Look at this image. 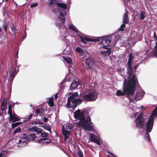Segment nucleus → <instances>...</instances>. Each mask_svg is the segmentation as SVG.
Listing matches in <instances>:
<instances>
[{"mask_svg": "<svg viewBox=\"0 0 157 157\" xmlns=\"http://www.w3.org/2000/svg\"><path fill=\"white\" fill-rule=\"evenodd\" d=\"M133 57L131 54L129 55V57L128 62L127 73L128 74V82L126 84L125 83L126 80L124 79V82L123 84V91L119 90L116 92V95L118 96H123L126 94L129 100H131L133 98H131L130 96L133 95L135 91V86L136 81L135 76L133 75L132 66V60Z\"/></svg>", "mask_w": 157, "mask_h": 157, "instance_id": "f257e3e1", "label": "nucleus"}, {"mask_svg": "<svg viewBox=\"0 0 157 157\" xmlns=\"http://www.w3.org/2000/svg\"><path fill=\"white\" fill-rule=\"evenodd\" d=\"M86 113L84 111L78 110L74 113V117L79 121L77 122V125L82 127L85 129L93 131V125L90 122L91 119L89 116L85 117Z\"/></svg>", "mask_w": 157, "mask_h": 157, "instance_id": "f03ea898", "label": "nucleus"}, {"mask_svg": "<svg viewBox=\"0 0 157 157\" xmlns=\"http://www.w3.org/2000/svg\"><path fill=\"white\" fill-rule=\"evenodd\" d=\"M116 37V35H112L111 36H107L100 37V41L102 45L101 47L100 51L102 55L105 56H109L111 53L110 48H108L110 43V40H113V38Z\"/></svg>", "mask_w": 157, "mask_h": 157, "instance_id": "7ed1b4c3", "label": "nucleus"}, {"mask_svg": "<svg viewBox=\"0 0 157 157\" xmlns=\"http://www.w3.org/2000/svg\"><path fill=\"white\" fill-rule=\"evenodd\" d=\"M79 95L81 96L82 93L81 92L80 93L76 92L68 98L67 104V108H72L74 109L76 107L77 104L79 105L81 103L82 100Z\"/></svg>", "mask_w": 157, "mask_h": 157, "instance_id": "20e7f679", "label": "nucleus"}, {"mask_svg": "<svg viewBox=\"0 0 157 157\" xmlns=\"http://www.w3.org/2000/svg\"><path fill=\"white\" fill-rule=\"evenodd\" d=\"M82 97L86 101H93L95 100L98 98V93L95 91H90L88 94L83 95Z\"/></svg>", "mask_w": 157, "mask_h": 157, "instance_id": "39448f33", "label": "nucleus"}, {"mask_svg": "<svg viewBox=\"0 0 157 157\" xmlns=\"http://www.w3.org/2000/svg\"><path fill=\"white\" fill-rule=\"evenodd\" d=\"M143 113H140L137 115L135 121L136 127L139 128H142L145 125V120L143 117Z\"/></svg>", "mask_w": 157, "mask_h": 157, "instance_id": "423d86ee", "label": "nucleus"}, {"mask_svg": "<svg viewBox=\"0 0 157 157\" xmlns=\"http://www.w3.org/2000/svg\"><path fill=\"white\" fill-rule=\"evenodd\" d=\"M73 127L71 124H69L66 126L65 128L64 126H63V133L65 136V141L66 142L67 139L69 138L70 135V131L72 128Z\"/></svg>", "mask_w": 157, "mask_h": 157, "instance_id": "0eeeda50", "label": "nucleus"}, {"mask_svg": "<svg viewBox=\"0 0 157 157\" xmlns=\"http://www.w3.org/2000/svg\"><path fill=\"white\" fill-rule=\"evenodd\" d=\"M134 94L132 96H130L131 98H133L131 100H129L130 101L133 102V99H135L136 100H140L142 99V97L144 94L143 91L140 87L138 90L136 91V95L135 96H133Z\"/></svg>", "mask_w": 157, "mask_h": 157, "instance_id": "6e6552de", "label": "nucleus"}, {"mask_svg": "<svg viewBox=\"0 0 157 157\" xmlns=\"http://www.w3.org/2000/svg\"><path fill=\"white\" fill-rule=\"evenodd\" d=\"M125 27V25L124 24H122L121 26L120 27L119 30H118L116 32V33H115L114 34H112L110 36H111L112 35H116V37H114L113 38V39H114V40L116 41V42H115L114 44L113 45H114L116 44V42L117 41V40H118L119 38L120 37V35H117V34H118L120 32V30L121 31H123L124 30Z\"/></svg>", "mask_w": 157, "mask_h": 157, "instance_id": "1a4fd4ad", "label": "nucleus"}, {"mask_svg": "<svg viewBox=\"0 0 157 157\" xmlns=\"http://www.w3.org/2000/svg\"><path fill=\"white\" fill-rule=\"evenodd\" d=\"M89 135L91 142L95 143L98 145H100V142L99 139L97 136L91 133H90Z\"/></svg>", "mask_w": 157, "mask_h": 157, "instance_id": "9d476101", "label": "nucleus"}, {"mask_svg": "<svg viewBox=\"0 0 157 157\" xmlns=\"http://www.w3.org/2000/svg\"><path fill=\"white\" fill-rule=\"evenodd\" d=\"M57 11L59 13V15L58 16L57 21H59L61 20L63 23H64L65 21L64 14L62 12L61 10H59V8L58 9Z\"/></svg>", "mask_w": 157, "mask_h": 157, "instance_id": "9b49d317", "label": "nucleus"}, {"mask_svg": "<svg viewBox=\"0 0 157 157\" xmlns=\"http://www.w3.org/2000/svg\"><path fill=\"white\" fill-rule=\"evenodd\" d=\"M81 39L82 42L85 43L86 44L87 43V42L90 41H100V37L97 38L93 40L90 39L89 38H88L86 37H82V36H81Z\"/></svg>", "mask_w": 157, "mask_h": 157, "instance_id": "f8f14e48", "label": "nucleus"}, {"mask_svg": "<svg viewBox=\"0 0 157 157\" xmlns=\"http://www.w3.org/2000/svg\"><path fill=\"white\" fill-rule=\"evenodd\" d=\"M28 130L33 132H36L38 133H40L42 130L40 128H38L36 126H33L28 128Z\"/></svg>", "mask_w": 157, "mask_h": 157, "instance_id": "ddd939ff", "label": "nucleus"}, {"mask_svg": "<svg viewBox=\"0 0 157 157\" xmlns=\"http://www.w3.org/2000/svg\"><path fill=\"white\" fill-rule=\"evenodd\" d=\"M51 141V140L49 139L43 138L37 140L36 142L40 144H45L49 143Z\"/></svg>", "mask_w": 157, "mask_h": 157, "instance_id": "4468645a", "label": "nucleus"}, {"mask_svg": "<svg viewBox=\"0 0 157 157\" xmlns=\"http://www.w3.org/2000/svg\"><path fill=\"white\" fill-rule=\"evenodd\" d=\"M85 63L89 68H91L94 63V61L91 58H89L86 59Z\"/></svg>", "mask_w": 157, "mask_h": 157, "instance_id": "2eb2a0df", "label": "nucleus"}, {"mask_svg": "<svg viewBox=\"0 0 157 157\" xmlns=\"http://www.w3.org/2000/svg\"><path fill=\"white\" fill-rule=\"evenodd\" d=\"M10 116V121H13V122H14L15 121H19L20 120V118L18 117H16L14 114H12V113H11L10 114H9Z\"/></svg>", "mask_w": 157, "mask_h": 157, "instance_id": "dca6fc26", "label": "nucleus"}, {"mask_svg": "<svg viewBox=\"0 0 157 157\" xmlns=\"http://www.w3.org/2000/svg\"><path fill=\"white\" fill-rule=\"evenodd\" d=\"M27 141V138L24 136H22L20 138V139L19 140V142L20 143H22V144L23 145L26 144Z\"/></svg>", "mask_w": 157, "mask_h": 157, "instance_id": "f3484780", "label": "nucleus"}, {"mask_svg": "<svg viewBox=\"0 0 157 157\" xmlns=\"http://www.w3.org/2000/svg\"><path fill=\"white\" fill-rule=\"evenodd\" d=\"M154 39L155 41L156 44L155 46V49L153 52V54L156 57H157V37L156 36L155 37Z\"/></svg>", "mask_w": 157, "mask_h": 157, "instance_id": "a211bd4d", "label": "nucleus"}, {"mask_svg": "<svg viewBox=\"0 0 157 157\" xmlns=\"http://www.w3.org/2000/svg\"><path fill=\"white\" fill-rule=\"evenodd\" d=\"M18 70V67H16L14 68L13 71L11 74V76L12 77V79H13L14 76L17 73Z\"/></svg>", "mask_w": 157, "mask_h": 157, "instance_id": "6ab92c4d", "label": "nucleus"}, {"mask_svg": "<svg viewBox=\"0 0 157 157\" xmlns=\"http://www.w3.org/2000/svg\"><path fill=\"white\" fill-rule=\"evenodd\" d=\"M128 14L127 12H126L124 14L123 17V21L124 23H128Z\"/></svg>", "mask_w": 157, "mask_h": 157, "instance_id": "aec40b11", "label": "nucleus"}, {"mask_svg": "<svg viewBox=\"0 0 157 157\" xmlns=\"http://www.w3.org/2000/svg\"><path fill=\"white\" fill-rule=\"evenodd\" d=\"M63 59L69 65L71 64L72 63V60L69 57H65L63 56Z\"/></svg>", "mask_w": 157, "mask_h": 157, "instance_id": "412c9836", "label": "nucleus"}, {"mask_svg": "<svg viewBox=\"0 0 157 157\" xmlns=\"http://www.w3.org/2000/svg\"><path fill=\"white\" fill-rule=\"evenodd\" d=\"M78 85V83L75 81L73 82L70 86V88L71 90H74Z\"/></svg>", "mask_w": 157, "mask_h": 157, "instance_id": "4be33fe9", "label": "nucleus"}, {"mask_svg": "<svg viewBox=\"0 0 157 157\" xmlns=\"http://www.w3.org/2000/svg\"><path fill=\"white\" fill-rule=\"evenodd\" d=\"M6 100L4 99L2 103L1 108L2 111H4L6 107Z\"/></svg>", "mask_w": 157, "mask_h": 157, "instance_id": "5701e85b", "label": "nucleus"}, {"mask_svg": "<svg viewBox=\"0 0 157 157\" xmlns=\"http://www.w3.org/2000/svg\"><path fill=\"white\" fill-rule=\"evenodd\" d=\"M56 5L59 7L62 8L63 9H65L67 8V5L61 3H57Z\"/></svg>", "mask_w": 157, "mask_h": 157, "instance_id": "b1692460", "label": "nucleus"}, {"mask_svg": "<svg viewBox=\"0 0 157 157\" xmlns=\"http://www.w3.org/2000/svg\"><path fill=\"white\" fill-rule=\"evenodd\" d=\"M36 137V135L34 133L29 134L27 136V138L30 140H33L35 139Z\"/></svg>", "mask_w": 157, "mask_h": 157, "instance_id": "393cba45", "label": "nucleus"}, {"mask_svg": "<svg viewBox=\"0 0 157 157\" xmlns=\"http://www.w3.org/2000/svg\"><path fill=\"white\" fill-rule=\"evenodd\" d=\"M35 113L40 116H42L43 115V110L39 109H36L35 111Z\"/></svg>", "mask_w": 157, "mask_h": 157, "instance_id": "a878e982", "label": "nucleus"}, {"mask_svg": "<svg viewBox=\"0 0 157 157\" xmlns=\"http://www.w3.org/2000/svg\"><path fill=\"white\" fill-rule=\"evenodd\" d=\"M69 28L70 29L72 30L76 33H78V30L77 29V28L75 27V26H74L72 24L70 25L69 26Z\"/></svg>", "mask_w": 157, "mask_h": 157, "instance_id": "bb28decb", "label": "nucleus"}, {"mask_svg": "<svg viewBox=\"0 0 157 157\" xmlns=\"http://www.w3.org/2000/svg\"><path fill=\"white\" fill-rule=\"evenodd\" d=\"M146 52H140L138 55H137V56H138V58H143L144 56H146Z\"/></svg>", "mask_w": 157, "mask_h": 157, "instance_id": "cd10ccee", "label": "nucleus"}, {"mask_svg": "<svg viewBox=\"0 0 157 157\" xmlns=\"http://www.w3.org/2000/svg\"><path fill=\"white\" fill-rule=\"evenodd\" d=\"M76 51L77 52L80 53V54L81 56L83 55L84 52L81 48L79 47L76 48Z\"/></svg>", "mask_w": 157, "mask_h": 157, "instance_id": "c85d7f7f", "label": "nucleus"}, {"mask_svg": "<svg viewBox=\"0 0 157 157\" xmlns=\"http://www.w3.org/2000/svg\"><path fill=\"white\" fill-rule=\"evenodd\" d=\"M11 29L12 30V31H13V32L14 33V34L16 35V27L14 25V24L13 23H12L10 26Z\"/></svg>", "mask_w": 157, "mask_h": 157, "instance_id": "c756f323", "label": "nucleus"}, {"mask_svg": "<svg viewBox=\"0 0 157 157\" xmlns=\"http://www.w3.org/2000/svg\"><path fill=\"white\" fill-rule=\"evenodd\" d=\"M145 13L142 11H141L140 13V19L141 20L144 19L145 17Z\"/></svg>", "mask_w": 157, "mask_h": 157, "instance_id": "7c9ffc66", "label": "nucleus"}, {"mask_svg": "<svg viewBox=\"0 0 157 157\" xmlns=\"http://www.w3.org/2000/svg\"><path fill=\"white\" fill-rule=\"evenodd\" d=\"M56 0H50L49 6L50 7H52L56 2Z\"/></svg>", "mask_w": 157, "mask_h": 157, "instance_id": "2f4dec72", "label": "nucleus"}, {"mask_svg": "<svg viewBox=\"0 0 157 157\" xmlns=\"http://www.w3.org/2000/svg\"><path fill=\"white\" fill-rule=\"evenodd\" d=\"M21 130V128L20 127L17 128L13 132V133L14 135L15 134L19 132Z\"/></svg>", "mask_w": 157, "mask_h": 157, "instance_id": "473e14b6", "label": "nucleus"}, {"mask_svg": "<svg viewBox=\"0 0 157 157\" xmlns=\"http://www.w3.org/2000/svg\"><path fill=\"white\" fill-rule=\"evenodd\" d=\"M8 113L9 114H10L11 113H12V105L11 104L9 105Z\"/></svg>", "mask_w": 157, "mask_h": 157, "instance_id": "72a5a7b5", "label": "nucleus"}, {"mask_svg": "<svg viewBox=\"0 0 157 157\" xmlns=\"http://www.w3.org/2000/svg\"><path fill=\"white\" fill-rule=\"evenodd\" d=\"M41 136L42 137H46L48 136V134L46 132H41Z\"/></svg>", "mask_w": 157, "mask_h": 157, "instance_id": "f704fd0d", "label": "nucleus"}, {"mask_svg": "<svg viewBox=\"0 0 157 157\" xmlns=\"http://www.w3.org/2000/svg\"><path fill=\"white\" fill-rule=\"evenodd\" d=\"M20 123V122H16L14 123L13 124L11 125L12 127L13 128H14L17 126Z\"/></svg>", "mask_w": 157, "mask_h": 157, "instance_id": "c9c22d12", "label": "nucleus"}, {"mask_svg": "<svg viewBox=\"0 0 157 157\" xmlns=\"http://www.w3.org/2000/svg\"><path fill=\"white\" fill-rule=\"evenodd\" d=\"M8 25V22L4 23V24L3 25V28H4L5 32L6 31L7 27V26Z\"/></svg>", "mask_w": 157, "mask_h": 157, "instance_id": "e433bc0d", "label": "nucleus"}, {"mask_svg": "<svg viewBox=\"0 0 157 157\" xmlns=\"http://www.w3.org/2000/svg\"><path fill=\"white\" fill-rule=\"evenodd\" d=\"M48 103L51 107H53L54 105V103L53 101H48Z\"/></svg>", "mask_w": 157, "mask_h": 157, "instance_id": "4c0bfd02", "label": "nucleus"}, {"mask_svg": "<svg viewBox=\"0 0 157 157\" xmlns=\"http://www.w3.org/2000/svg\"><path fill=\"white\" fill-rule=\"evenodd\" d=\"M42 127H43L44 128L48 130H49V127L48 126H46L45 125H44L43 126H41Z\"/></svg>", "mask_w": 157, "mask_h": 157, "instance_id": "58836bf2", "label": "nucleus"}, {"mask_svg": "<svg viewBox=\"0 0 157 157\" xmlns=\"http://www.w3.org/2000/svg\"><path fill=\"white\" fill-rule=\"evenodd\" d=\"M37 3H33V4H32L30 6H31V8H33L34 7H36V6H37Z\"/></svg>", "mask_w": 157, "mask_h": 157, "instance_id": "ea45409f", "label": "nucleus"}, {"mask_svg": "<svg viewBox=\"0 0 157 157\" xmlns=\"http://www.w3.org/2000/svg\"><path fill=\"white\" fill-rule=\"evenodd\" d=\"M33 114H31L29 115V116L27 118V120H29L31 117H32V116H33Z\"/></svg>", "mask_w": 157, "mask_h": 157, "instance_id": "a19ab883", "label": "nucleus"}, {"mask_svg": "<svg viewBox=\"0 0 157 157\" xmlns=\"http://www.w3.org/2000/svg\"><path fill=\"white\" fill-rule=\"evenodd\" d=\"M43 120L44 121L46 122L48 121V119L47 117H44L43 118Z\"/></svg>", "mask_w": 157, "mask_h": 157, "instance_id": "79ce46f5", "label": "nucleus"}, {"mask_svg": "<svg viewBox=\"0 0 157 157\" xmlns=\"http://www.w3.org/2000/svg\"><path fill=\"white\" fill-rule=\"evenodd\" d=\"M56 25L58 27L60 28L61 27V24H60V23H56Z\"/></svg>", "mask_w": 157, "mask_h": 157, "instance_id": "37998d69", "label": "nucleus"}, {"mask_svg": "<svg viewBox=\"0 0 157 157\" xmlns=\"http://www.w3.org/2000/svg\"><path fill=\"white\" fill-rule=\"evenodd\" d=\"M53 98L52 97H51L49 98V101H53Z\"/></svg>", "mask_w": 157, "mask_h": 157, "instance_id": "c03bdc74", "label": "nucleus"}, {"mask_svg": "<svg viewBox=\"0 0 157 157\" xmlns=\"http://www.w3.org/2000/svg\"><path fill=\"white\" fill-rule=\"evenodd\" d=\"M18 51H17V52L16 53V55L15 57V59H16V58H17V59L18 58Z\"/></svg>", "mask_w": 157, "mask_h": 157, "instance_id": "a18cd8bd", "label": "nucleus"}, {"mask_svg": "<svg viewBox=\"0 0 157 157\" xmlns=\"http://www.w3.org/2000/svg\"><path fill=\"white\" fill-rule=\"evenodd\" d=\"M31 124H38V122L35 121H33L32 122Z\"/></svg>", "mask_w": 157, "mask_h": 157, "instance_id": "49530a36", "label": "nucleus"}, {"mask_svg": "<svg viewBox=\"0 0 157 157\" xmlns=\"http://www.w3.org/2000/svg\"><path fill=\"white\" fill-rule=\"evenodd\" d=\"M108 153H109L110 154L112 155L113 156V157H115L114 155H113V154L112 153H111V152H108ZM108 157H110L109 156H108Z\"/></svg>", "mask_w": 157, "mask_h": 157, "instance_id": "de8ad7c7", "label": "nucleus"}, {"mask_svg": "<svg viewBox=\"0 0 157 157\" xmlns=\"http://www.w3.org/2000/svg\"><path fill=\"white\" fill-rule=\"evenodd\" d=\"M138 66V64H136V65L135 66H134V69L135 70H136V69L137 67Z\"/></svg>", "mask_w": 157, "mask_h": 157, "instance_id": "09e8293b", "label": "nucleus"}, {"mask_svg": "<svg viewBox=\"0 0 157 157\" xmlns=\"http://www.w3.org/2000/svg\"><path fill=\"white\" fill-rule=\"evenodd\" d=\"M57 95H58V93H56L55 94V99H57Z\"/></svg>", "mask_w": 157, "mask_h": 157, "instance_id": "8fccbe9b", "label": "nucleus"}, {"mask_svg": "<svg viewBox=\"0 0 157 157\" xmlns=\"http://www.w3.org/2000/svg\"><path fill=\"white\" fill-rule=\"evenodd\" d=\"M43 123L41 122V121H39L38 122V124H43Z\"/></svg>", "mask_w": 157, "mask_h": 157, "instance_id": "3c124183", "label": "nucleus"}, {"mask_svg": "<svg viewBox=\"0 0 157 157\" xmlns=\"http://www.w3.org/2000/svg\"><path fill=\"white\" fill-rule=\"evenodd\" d=\"M137 113H135V114H134L133 115V116L135 117H136V115L137 114Z\"/></svg>", "mask_w": 157, "mask_h": 157, "instance_id": "603ef678", "label": "nucleus"}, {"mask_svg": "<svg viewBox=\"0 0 157 157\" xmlns=\"http://www.w3.org/2000/svg\"><path fill=\"white\" fill-rule=\"evenodd\" d=\"M81 152L80 151H79L78 153V155H79V157H81Z\"/></svg>", "mask_w": 157, "mask_h": 157, "instance_id": "864d4df0", "label": "nucleus"}, {"mask_svg": "<svg viewBox=\"0 0 157 157\" xmlns=\"http://www.w3.org/2000/svg\"><path fill=\"white\" fill-rule=\"evenodd\" d=\"M117 71L119 72H120L121 71V68H120V69H118L117 70Z\"/></svg>", "mask_w": 157, "mask_h": 157, "instance_id": "5fc2aeb1", "label": "nucleus"}, {"mask_svg": "<svg viewBox=\"0 0 157 157\" xmlns=\"http://www.w3.org/2000/svg\"><path fill=\"white\" fill-rule=\"evenodd\" d=\"M0 157H4L3 155H2V153H1L0 154Z\"/></svg>", "mask_w": 157, "mask_h": 157, "instance_id": "6e6d98bb", "label": "nucleus"}, {"mask_svg": "<svg viewBox=\"0 0 157 157\" xmlns=\"http://www.w3.org/2000/svg\"><path fill=\"white\" fill-rule=\"evenodd\" d=\"M47 117H50V115H47Z\"/></svg>", "mask_w": 157, "mask_h": 157, "instance_id": "4d7b16f0", "label": "nucleus"}, {"mask_svg": "<svg viewBox=\"0 0 157 157\" xmlns=\"http://www.w3.org/2000/svg\"><path fill=\"white\" fill-rule=\"evenodd\" d=\"M141 109H143V107L142 106V107H141Z\"/></svg>", "mask_w": 157, "mask_h": 157, "instance_id": "13d9d810", "label": "nucleus"}, {"mask_svg": "<svg viewBox=\"0 0 157 157\" xmlns=\"http://www.w3.org/2000/svg\"><path fill=\"white\" fill-rule=\"evenodd\" d=\"M25 37H26V36H24V38H25Z\"/></svg>", "mask_w": 157, "mask_h": 157, "instance_id": "bf43d9fd", "label": "nucleus"}]
</instances>
